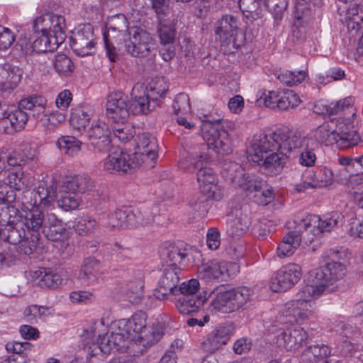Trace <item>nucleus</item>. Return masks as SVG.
<instances>
[{
	"label": "nucleus",
	"mask_w": 363,
	"mask_h": 363,
	"mask_svg": "<svg viewBox=\"0 0 363 363\" xmlns=\"http://www.w3.org/2000/svg\"><path fill=\"white\" fill-rule=\"evenodd\" d=\"M318 147V143L313 138L279 128L270 134L254 135L247 150V158L258 163L267 174L273 176L280 174L288 160L298 153L301 165L313 167Z\"/></svg>",
	"instance_id": "1"
},
{
	"label": "nucleus",
	"mask_w": 363,
	"mask_h": 363,
	"mask_svg": "<svg viewBox=\"0 0 363 363\" xmlns=\"http://www.w3.org/2000/svg\"><path fill=\"white\" fill-rule=\"evenodd\" d=\"M47 100L42 96L33 95L22 99L17 108L7 116L0 113V127L6 134H13L25 128L30 116L38 118L45 112Z\"/></svg>",
	"instance_id": "2"
},
{
	"label": "nucleus",
	"mask_w": 363,
	"mask_h": 363,
	"mask_svg": "<svg viewBox=\"0 0 363 363\" xmlns=\"http://www.w3.org/2000/svg\"><path fill=\"white\" fill-rule=\"evenodd\" d=\"M33 205L50 206L56 199L59 208L65 211H71L78 208L81 198L71 189L65 188V183L57 194L55 184L47 182H40L33 191Z\"/></svg>",
	"instance_id": "3"
},
{
	"label": "nucleus",
	"mask_w": 363,
	"mask_h": 363,
	"mask_svg": "<svg viewBox=\"0 0 363 363\" xmlns=\"http://www.w3.org/2000/svg\"><path fill=\"white\" fill-rule=\"evenodd\" d=\"M252 295L251 289L242 286L224 290L218 288L211 294L209 311L211 313H230L239 311Z\"/></svg>",
	"instance_id": "4"
},
{
	"label": "nucleus",
	"mask_w": 363,
	"mask_h": 363,
	"mask_svg": "<svg viewBox=\"0 0 363 363\" xmlns=\"http://www.w3.org/2000/svg\"><path fill=\"white\" fill-rule=\"evenodd\" d=\"M323 294V288L307 285L298 292V298L287 302L284 313L289 317V322H302L311 318L315 313V303L313 299Z\"/></svg>",
	"instance_id": "5"
},
{
	"label": "nucleus",
	"mask_w": 363,
	"mask_h": 363,
	"mask_svg": "<svg viewBox=\"0 0 363 363\" xmlns=\"http://www.w3.org/2000/svg\"><path fill=\"white\" fill-rule=\"evenodd\" d=\"M339 252L330 250L325 252V263L317 270L311 286L323 288V294L330 286L341 280L347 273L346 265L338 260Z\"/></svg>",
	"instance_id": "6"
},
{
	"label": "nucleus",
	"mask_w": 363,
	"mask_h": 363,
	"mask_svg": "<svg viewBox=\"0 0 363 363\" xmlns=\"http://www.w3.org/2000/svg\"><path fill=\"white\" fill-rule=\"evenodd\" d=\"M106 27L104 40L106 55L111 61L115 62L118 51L121 50L127 33H129L128 21L124 15L117 14L108 18Z\"/></svg>",
	"instance_id": "7"
},
{
	"label": "nucleus",
	"mask_w": 363,
	"mask_h": 363,
	"mask_svg": "<svg viewBox=\"0 0 363 363\" xmlns=\"http://www.w3.org/2000/svg\"><path fill=\"white\" fill-rule=\"evenodd\" d=\"M201 136L209 149L220 155H228L233 152L230 134L220 121L204 122L201 127Z\"/></svg>",
	"instance_id": "8"
},
{
	"label": "nucleus",
	"mask_w": 363,
	"mask_h": 363,
	"mask_svg": "<svg viewBox=\"0 0 363 363\" xmlns=\"http://www.w3.org/2000/svg\"><path fill=\"white\" fill-rule=\"evenodd\" d=\"M344 216L339 212L335 211L320 217L315 214H308L304 218L295 221L300 230L311 232L313 235H320L324 232H330L341 226Z\"/></svg>",
	"instance_id": "9"
},
{
	"label": "nucleus",
	"mask_w": 363,
	"mask_h": 363,
	"mask_svg": "<svg viewBox=\"0 0 363 363\" xmlns=\"http://www.w3.org/2000/svg\"><path fill=\"white\" fill-rule=\"evenodd\" d=\"M129 38H125L121 50H125L132 57H145L155 50V40L151 35L140 27L131 28L129 30Z\"/></svg>",
	"instance_id": "10"
},
{
	"label": "nucleus",
	"mask_w": 363,
	"mask_h": 363,
	"mask_svg": "<svg viewBox=\"0 0 363 363\" xmlns=\"http://www.w3.org/2000/svg\"><path fill=\"white\" fill-rule=\"evenodd\" d=\"M111 330L117 333L124 335L125 337L130 340V345H128V347L132 348L135 356L142 354L144 349L157 343L162 337V333L158 331H151L144 336H138L135 340L126 319L115 321L111 325Z\"/></svg>",
	"instance_id": "11"
},
{
	"label": "nucleus",
	"mask_w": 363,
	"mask_h": 363,
	"mask_svg": "<svg viewBox=\"0 0 363 363\" xmlns=\"http://www.w3.org/2000/svg\"><path fill=\"white\" fill-rule=\"evenodd\" d=\"M215 33L222 46L238 49L242 43L238 39V20L232 15H225L217 21Z\"/></svg>",
	"instance_id": "12"
},
{
	"label": "nucleus",
	"mask_w": 363,
	"mask_h": 363,
	"mask_svg": "<svg viewBox=\"0 0 363 363\" xmlns=\"http://www.w3.org/2000/svg\"><path fill=\"white\" fill-rule=\"evenodd\" d=\"M157 148L156 138L150 133H143L137 138L135 151L133 155L139 160L140 165L144 164L146 167L152 168L157 160Z\"/></svg>",
	"instance_id": "13"
},
{
	"label": "nucleus",
	"mask_w": 363,
	"mask_h": 363,
	"mask_svg": "<svg viewBox=\"0 0 363 363\" xmlns=\"http://www.w3.org/2000/svg\"><path fill=\"white\" fill-rule=\"evenodd\" d=\"M302 277L301 267L296 263L282 266L272 277L270 288L273 291H284L296 284Z\"/></svg>",
	"instance_id": "14"
},
{
	"label": "nucleus",
	"mask_w": 363,
	"mask_h": 363,
	"mask_svg": "<svg viewBox=\"0 0 363 363\" xmlns=\"http://www.w3.org/2000/svg\"><path fill=\"white\" fill-rule=\"evenodd\" d=\"M35 30L47 32L60 43H62L65 38V17L53 13H46L37 18L33 23Z\"/></svg>",
	"instance_id": "15"
},
{
	"label": "nucleus",
	"mask_w": 363,
	"mask_h": 363,
	"mask_svg": "<svg viewBox=\"0 0 363 363\" xmlns=\"http://www.w3.org/2000/svg\"><path fill=\"white\" fill-rule=\"evenodd\" d=\"M95 36L91 24L80 25L72 37V48L79 56L91 55L95 52Z\"/></svg>",
	"instance_id": "16"
},
{
	"label": "nucleus",
	"mask_w": 363,
	"mask_h": 363,
	"mask_svg": "<svg viewBox=\"0 0 363 363\" xmlns=\"http://www.w3.org/2000/svg\"><path fill=\"white\" fill-rule=\"evenodd\" d=\"M181 268L168 264L164 268L158 281L155 296L160 300L168 298L169 295H177V285L180 279Z\"/></svg>",
	"instance_id": "17"
},
{
	"label": "nucleus",
	"mask_w": 363,
	"mask_h": 363,
	"mask_svg": "<svg viewBox=\"0 0 363 363\" xmlns=\"http://www.w3.org/2000/svg\"><path fill=\"white\" fill-rule=\"evenodd\" d=\"M139 160L123 151H115L109 154L103 162L105 171L110 174H125L131 169L140 166Z\"/></svg>",
	"instance_id": "18"
},
{
	"label": "nucleus",
	"mask_w": 363,
	"mask_h": 363,
	"mask_svg": "<svg viewBox=\"0 0 363 363\" xmlns=\"http://www.w3.org/2000/svg\"><path fill=\"white\" fill-rule=\"evenodd\" d=\"M196 180L201 192L208 199L220 201L223 196L220 187L218 185V177L213 170L207 167H201L196 172Z\"/></svg>",
	"instance_id": "19"
},
{
	"label": "nucleus",
	"mask_w": 363,
	"mask_h": 363,
	"mask_svg": "<svg viewBox=\"0 0 363 363\" xmlns=\"http://www.w3.org/2000/svg\"><path fill=\"white\" fill-rule=\"evenodd\" d=\"M335 132L337 135V146L341 149H347L356 145L359 136L354 129V118H334Z\"/></svg>",
	"instance_id": "20"
},
{
	"label": "nucleus",
	"mask_w": 363,
	"mask_h": 363,
	"mask_svg": "<svg viewBox=\"0 0 363 363\" xmlns=\"http://www.w3.org/2000/svg\"><path fill=\"white\" fill-rule=\"evenodd\" d=\"M91 145L99 152L108 150L111 145V130L108 125L101 120L93 121L86 133Z\"/></svg>",
	"instance_id": "21"
},
{
	"label": "nucleus",
	"mask_w": 363,
	"mask_h": 363,
	"mask_svg": "<svg viewBox=\"0 0 363 363\" xmlns=\"http://www.w3.org/2000/svg\"><path fill=\"white\" fill-rule=\"evenodd\" d=\"M230 266L237 267L234 263L217 259L210 260L199 267V277L206 281H212L213 280L223 281L229 276L228 270Z\"/></svg>",
	"instance_id": "22"
},
{
	"label": "nucleus",
	"mask_w": 363,
	"mask_h": 363,
	"mask_svg": "<svg viewBox=\"0 0 363 363\" xmlns=\"http://www.w3.org/2000/svg\"><path fill=\"white\" fill-rule=\"evenodd\" d=\"M106 106L107 116L116 123L124 122L129 116L127 96L121 92L110 94Z\"/></svg>",
	"instance_id": "23"
},
{
	"label": "nucleus",
	"mask_w": 363,
	"mask_h": 363,
	"mask_svg": "<svg viewBox=\"0 0 363 363\" xmlns=\"http://www.w3.org/2000/svg\"><path fill=\"white\" fill-rule=\"evenodd\" d=\"M308 333L302 328L293 327L284 330L277 337L276 343L286 350H296L308 340Z\"/></svg>",
	"instance_id": "24"
},
{
	"label": "nucleus",
	"mask_w": 363,
	"mask_h": 363,
	"mask_svg": "<svg viewBox=\"0 0 363 363\" xmlns=\"http://www.w3.org/2000/svg\"><path fill=\"white\" fill-rule=\"evenodd\" d=\"M225 165L224 171L226 172V177L242 189L253 191V189L260 187V182L254 179L249 174L243 173L242 167L238 163L229 162Z\"/></svg>",
	"instance_id": "25"
},
{
	"label": "nucleus",
	"mask_w": 363,
	"mask_h": 363,
	"mask_svg": "<svg viewBox=\"0 0 363 363\" xmlns=\"http://www.w3.org/2000/svg\"><path fill=\"white\" fill-rule=\"evenodd\" d=\"M233 330L232 326L228 323L217 326L202 342V349L207 352H215L227 343Z\"/></svg>",
	"instance_id": "26"
},
{
	"label": "nucleus",
	"mask_w": 363,
	"mask_h": 363,
	"mask_svg": "<svg viewBox=\"0 0 363 363\" xmlns=\"http://www.w3.org/2000/svg\"><path fill=\"white\" fill-rule=\"evenodd\" d=\"M23 71L9 62L0 63V89L10 91L15 89L21 81Z\"/></svg>",
	"instance_id": "27"
},
{
	"label": "nucleus",
	"mask_w": 363,
	"mask_h": 363,
	"mask_svg": "<svg viewBox=\"0 0 363 363\" xmlns=\"http://www.w3.org/2000/svg\"><path fill=\"white\" fill-rule=\"evenodd\" d=\"M151 99L145 91V86L143 84H136L131 92V101L129 106V111L133 114H147L154 108L150 104Z\"/></svg>",
	"instance_id": "28"
},
{
	"label": "nucleus",
	"mask_w": 363,
	"mask_h": 363,
	"mask_svg": "<svg viewBox=\"0 0 363 363\" xmlns=\"http://www.w3.org/2000/svg\"><path fill=\"white\" fill-rule=\"evenodd\" d=\"M44 213L38 208H33L26 215L24 225L31 242L35 243L40 238V233H43Z\"/></svg>",
	"instance_id": "29"
},
{
	"label": "nucleus",
	"mask_w": 363,
	"mask_h": 363,
	"mask_svg": "<svg viewBox=\"0 0 363 363\" xmlns=\"http://www.w3.org/2000/svg\"><path fill=\"white\" fill-rule=\"evenodd\" d=\"M43 233L48 239L52 241H57L62 238L66 233V228L64 222L57 218L52 212H48L44 215Z\"/></svg>",
	"instance_id": "30"
},
{
	"label": "nucleus",
	"mask_w": 363,
	"mask_h": 363,
	"mask_svg": "<svg viewBox=\"0 0 363 363\" xmlns=\"http://www.w3.org/2000/svg\"><path fill=\"white\" fill-rule=\"evenodd\" d=\"M31 277L42 289H55L62 283V278L50 269L39 268L31 272Z\"/></svg>",
	"instance_id": "31"
},
{
	"label": "nucleus",
	"mask_w": 363,
	"mask_h": 363,
	"mask_svg": "<svg viewBox=\"0 0 363 363\" xmlns=\"http://www.w3.org/2000/svg\"><path fill=\"white\" fill-rule=\"evenodd\" d=\"M289 231L282 239L277 247V252L279 257H285L291 256L295 250L300 246L301 242V233L303 230Z\"/></svg>",
	"instance_id": "32"
},
{
	"label": "nucleus",
	"mask_w": 363,
	"mask_h": 363,
	"mask_svg": "<svg viewBox=\"0 0 363 363\" xmlns=\"http://www.w3.org/2000/svg\"><path fill=\"white\" fill-rule=\"evenodd\" d=\"M354 103V98L347 97L325 106V111L330 117L337 116V118H354L356 108Z\"/></svg>",
	"instance_id": "33"
},
{
	"label": "nucleus",
	"mask_w": 363,
	"mask_h": 363,
	"mask_svg": "<svg viewBox=\"0 0 363 363\" xmlns=\"http://www.w3.org/2000/svg\"><path fill=\"white\" fill-rule=\"evenodd\" d=\"M93 116V110L88 105H77L71 109L69 123L78 130H84Z\"/></svg>",
	"instance_id": "34"
},
{
	"label": "nucleus",
	"mask_w": 363,
	"mask_h": 363,
	"mask_svg": "<svg viewBox=\"0 0 363 363\" xmlns=\"http://www.w3.org/2000/svg\"><path fill=\"white\" fill-rule=\"evenodd\" d=\"M160 255L162 260L175 266L183 264L189 255L186 249H182L174 243L162 245Z\"/></svg>",
	"instance_id": "35"
},
{
	"label": "nucleus",
	"mask_w": 363,
	"mask_h": 363,
	"mask_svg": "<svg viewBox=\"0 0 363 363\" xmlns=\"http://www.w3.org/2000/svg\"><path fill=\"white\" fill-rule=\"evenodd\" d=\"M99 262L92 257L84 259L82 265L79 279L87 286L95 284L99 278Z\"/></svg>",
	"instance_id": "36"
},
{
	"label": "nucleus",
	"mask_w": 363,
	"mask_h": 363,
	"mask_svg": "<svg viewBox=\"0 0 363 363\" xmlns=\"http://www.w3.org/2000/svg\"><path fill=\"white\" fill-rule=\"evenodd\" d=\"M335 132V121L331 120L323 123L319 125L314 131L313 139L318 144H325L331 145L336 144L337 145V135Z\"/></svg>",
	"instance_id": "37"
},
{
	"label": "nucleus",
	"mask_w": 363,
	"mask_h": 363,
	"mask_svg": "<svg viewBox=\"0 0 363 363\" xmlns=\"http://www.w3.org/2000/svg\"><path fill=\"white\" fill-rule=\"evenodd\" d=\"M211 161L210 155L203 152H194L179 163V168L185 172L197 171L203 165L208 164Z\"/></svg>",
	"instance_id": "38"
},
{
	"label": "nucleus",
	"mask_w": 363,
	"mask_h": 363,
	"mask_svg": "<svg viewBox=\"0 0 363 363\" xmlns=\"http://www.w3.org/2000/svg\"><path fill=\"white\" fill-rule=\"evenodd\" d=\"M308 179L312 180L313 189L327 187L334 181V174L331 169L327 167L308 171Z\"/></svg>",
	"instance_id": "39"
},
{
	"label": "nucleus",
	"mask_w": 363,
	"mask_h": 363,
	"mask_svg": "<svg viewBox=\"0 0 363 363\" xmlns=\"http://www.w3.org/2000/svg\"><path fill=\"white\" fill-rule=\"evenodd\" d=\"M128 339L124 335L117 333L111 330L109 334L99 335L97 342L100 350L104 353H109L111 350H118L120 347Z\"/></svg>",
	"instance_id": "40"
},
{
	"label": "nucleus",
	"mask_w": 363,
	"mask_h": 363,
	"mask_svg": "<svg viewBox=\"0 0 363 363\" xmlns=\"http://www.w3.org/2000/svg\"><path fill=\"white\" fill-rule=\"evenodd\" d=\"M35 33L33 43L35 52H54L62 44L47 32L35 30Z\"/></svg>",
	"instance_id": "41"
},
{
	"label": "nucleus",
	"mask_w": 363,
	"mask_h": 363,
	"mask_svg": "<svg viewBox=\"0 0 363 363\" xmlns=\"http://www.w3.org/2000/svg\"><path fill=\"white\" fill-rule=\"evenodd\" d=\"M204 300L201 296H179L175 306L182 314H189L196 312L203 304Z\"/></svg>",
	"instance_id": "42"
},
{
	"label": "nucleus",
	"mask_w": 363,
	"mask_h": 363,
	"mask_svg": "<svg viewBox=\"0 0 363 363\" xmlns=\"http://www.w3.org/2000/svg\"><path fill=\"white\" fill-rule=\"evenodd\" d=\"M0 238L12 245H17L24 240H28L30 237L24 229H18V223L8 225L6 228H0Z\"/></svg>",
	"instance_id": "43"
},
{
	"label": "nucleus",
	"mask_w": 363,
	"mask_h": 363,
	"mask_svg": "<svg viewBox=\"0 0 363 363\" xmlns=\"http://www.w3.org/2000/svg\"><path fill=\"white\" fill-rule=\"evenodd\" d=\"M56 144L62 152L73 157L81 151L82 142L74 136L65 135L60 137Z\"/></svg>",
	"instance_id": "44"
},
{
	"label": "nucleus",
	"mask_w": 363,
	"mask_h": 363,
	"mask_svg": "<svg viewBox=\"0 0 363 363\" xmlns=\"http://www.w3.org/2000/svg\"><path fill=\"white\" fill-rule=\"evenodd\" d=\"M65 188L78 192L84 193L91 191L94 185V182L90 177L85 175H77L64 182Z\"/></svg>",
	"instance_id": "45"
},
{
	"label": "nucleus",
	"mask_w": 363,
	"mask_h": 363,
	"mask_svg": "<svg viewBox=\"0 0 363 363\" xmlns=\"http://www.w3.org/2000/svg\"><path fill=\"white\" fill-rule=\"evenodd\" d=\"M167 90L168 86L162 77L152 79L147 86H145V91L149 95L152 102L163 97Z\"/></svg>",
	"instance_id": "46"
},
{
	"label": "nucleus",
	"mask_w": 363,
	"mask_h": 363,
	"mask_svg": "<svg viewBox=\"0 0 363 363\" xmlns=\"http://www.w3.org/2000/svg\"><path fill=\"white\" fill-rule=\"evenodd\" d=\"M346 20L349 30L359 29L363 23V6L351 4L346 13Z\"/></svg>",
	"instance_id": "47"
},
{
	"label": "nucleus",
	"mask_w": 363,
	"mask_h": 363,
	"mask_svg": "<svg viewBox=\"0 0 363 363\" xmlns=\"http://www.w3.org/2000/svg\"><path fill=\"white\" fill-rule=\"evenodd\" d=\"M144 287V281L138 278L130 281L127 284L125 295L129 302L138 304L142 300V291Z\"/></svg>",
	"instance_id": "48"
},
{
	"label": "nucleus",
	"mask_w": 363,
	"mask_h": 363,
	"mask_svg": "<svg viewBox=\"0 0 363 363\" xmlns=\"http://www.w3.org/2000/svg\"><path fill=\"white\" fill-rule=\"evenodd\" d=\"M123 208L117 209L114 212L103 216L102 225L112 230H119L124 228Z\"/></svg>",
	"instance_id": "49"
},
{
	"label": "nucleus",
	"mask_w": 363,
	"mask_h": 363,
	"mask_svg": "<svg viewBox=\"0 0 363 363\" xmlns=\"http://www.w3.org/2000/svg\"><path fill=\"white\" fill-rule=\"evenodd\" d=\"M54 67L59 75L68 77L74 69V65L72 60L65 54L59 53L55 55Z\"/></svg>",
	"instance_id": "50"
},
{
	"label": "nucleus",
	"mask_w": 363,
	"mask_h": 363,
	"mask_svg": "<svg viewBox=\"0 0 363 363\" xmlns=\"http://www.w3.org/2000/svg\"><path fill=\"white\" fill-rule=\"evenodd\" d=\"M129 328L136 340L146 327L147 315L142 311H136L131 318L126 319Z\"/></svg>",
	"instance_id": "51"
},
{
	"label": "nucleus",
	"mask_w": 363,
	"mask_h": 363,
	"mask_svg": "<svg viewBox=\"0 0 363 363\" xmlns=\"http://www.w3.org/2000/svg\"><path fill=\"white\" fill-rule=\"evenodd\" d=\"M99 227V223L96 219L90 216H85L79 220L74 225V229L79 235H87L95 232Z\"/></svg>",
	"instance_id": "52"
},
{
	"label": "nucleus",
	"mask_w": 363,
	"mask_h": 363,
	"mask_svg": "<svg viewBox=\"0 0 363 363\" xmlns=\"http://www.w3.org/2000/svg\"><path fill=\"white\" fill-rule=\"evenodd\" d=\"M261 0H239V6L247 18L257 19L260 17Z\"/></svg>",
	"instance_id": "53"
},
{
	"label": "nucleus",
	"mask_w": 363,
	"mask_h": 363,
	"mask_svg": "<svg viewBox=\"0 0 363 363\" xmlns=\"http://www.w3.org/2000/svg\"><path fill=\"white\" fill-rule=\"evenodd\" d=\"M277 108L287 110L296 107L301 102L298 96L292 90L286 89L281 93Z\"/></svg>",
	"instance_id": "54"
},
{
	"label": "nucleus",
	"mask_w": 363,
	"mask_h": 363,
	"mask_svg": "<svg viewBox=\"0 0 363 363\" xmlns=\"http://www.w3.org/2000/svg\"><path fill=\"white\" fill-rule=\"evenodd\" d=\"M48 308L46 306L38 305H30L26 308L23 312V316L26 321L34 324L38 319H41L46 316V312Z\"/></svg>",
	"instance_id": "55"
},
{
	"label": "nucleus",
	"mask_w": 363,
	"mask_h": 363,
	"mask_svg": "<svg viewBox=\"0 0 363 363\" xmlns=\"http://www.w3.org/2000/svg\"><path fill=\"white\" fill-rule=\"evenodd\" d=\"M18 211L13 206L0 207V226L6 228L8 225H15Z\"/></svg>",
	"instance_id": "56"
},
{
	"label": "nucleus",
	"mask_w": 363,
	"mask_h": 363,
	"mask_svg": "<svg viewBox=\"0 0 363 363\" xmlns=\"http://www.w3.org/2000/svg\"><path fill=\"white\" fill-rule=\"evenodd\" d=\"M116 123L111 128V134L123 143H126L131 140L133 137V129L125 125L124 122Z\"/></svg>",
	"instance_id": "57"
},
{
	"label": "nucleus",
	"mask_w": 363,
	"mask_h": 363,
	"mask_svg": "<svg viewBox=\"0 0 363 363\" xmlns=\"http://www.w3.org/2000/svg\"><path fill=\"white\" fill-rule=\"evenodd\" d=\"M157 33L161 45L174 43L176 30L171 25L160 24L157 28Z\"/></svg>",
	"instance_id": "58"
},
{
	"label": "nucleus",
	"mask_w": 363,
	"mask_h": 363,
	"mask_svg": "<svg viewBox=\"0 0 363 363\" xmlns=\"http://www.w3.org/2000/svg\"><path fill=\"white\" fill-rule=\"evenodd\" d=\"M172 108L175 115L185 114L190 111L189 98L186 94L180 93L175 97Z\"/></svg>",
	"instance_id": "59"
},
{
	"label": "nucleus",
	"mask_w": 363,
	"mask_h": 363,
	"mask_svg": "<svg viewBox=\"0 0 363 363\" xmlns=\"http://www.w3.org/2000/svg\"><path fill=\"white\" fill-rule=\"evenodd\" d=\"M264 4L276 19H281L288 6V0H264Z\"/></svg>",
	"instance_id": "60"
},
{
	"label": "nucleus",
	"mask_w": 363,
	"mask_h": 363,
	"mask_svg": "<svg viewBox=\"0 0 363 363\" xmlns=\"http://www.w3.org/2000/svg\"><path fill=\"white\" fill-rule=\"evenodd\" d=\"M199 289V282L197 279H192L188 281L183 282L177 288V295L199 296L196 293Z\"/></svg>",
	"instance_id": "61"
},
{
	"label": "nucleus",
	"mask_w": 363,
	"mask_h": 363,
	"mask_svg": "<svg viewBox=\"0 0 363 363\" xmlns=\"http://www.w3.org/2000/svg\"><path fill=\"white\" fill-rule=\"evenodd\" d=\"M262 182H260V187L253 189L255 191L254 199L257 204L266 206L274 199V193L272 189L262 190Z\"/></svg>",
	"instance_id": "62"
},
{
	"label": "nucleus",
	"mask_w": 363,
	"mask_h": 363,
	"mask_svg": "<svg viewBox=\"0 0 363 363\" xmlns=\"http://www.w3.org/2000/svg\"><path fill=\"white\" fill-rule=\"evenodd\" d=\"M7 180L11 187H13L17 191L23 190L28 187V184L23 177V172H10L8 174Z\"/></svg>",
	"instance_id": "63"
},
{
	"label": "nucleus",
	"mask_w": 363,
	"mask_h": 363,
	"mask_svg": "<svg viewBox=\"0 0 363 363\" xmlns=\"http://www.w3.org/2000/svg\"><path fill=\"white\" fill-rule=\"evenodd\" d=\"M69 298L73 303L87 304L95 300V296L87 291H74L69 294Z\"/></svg>",
	"instance_id": "64"
}]
</instances>
